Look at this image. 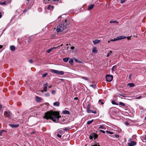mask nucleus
Instances as JSON below:
<instances>
[{
    "mask_svg": "<svg viewBox=\"0 0 146 146\" xmlns=\"http://www.w3.org/2000/svg\"><path fill=\"white\" fill-rule=\"evenodd\" d=\"M58 111L51 110L45 113L43 118L47 120L51 119L55 122H59V118L61 117Z\"/></svg>",
    "mask_w": 146,
    "mask_h": 146,
    "instance_id": "obj_1",
    "label": "nucleus"
},
{
    "mask_svg": "<svg viewBox=\"0 0 146 146\" xmlns=\"http://www.w3.org/2000/svg\"><path fill=\"white\" fill-rule=\"evenodd\" d=\"M70 23L69 21L65 20L64 21L62 24L59 25L57 27L56 31L58 32L62 31L64 30L69 25Z\"/></svg>",
    "mask_w": 146,
    "mask_h": 146,
    "instance_id": "obj_2",
    "label": "nucleus"
},
{
    "mask_svg": "<svg viewBox=\"0 0 146 146\" xmlns=\"http://www.w3.org/2000/svg\"><path fill=\"white\" fill-rule=\"evenodd\" d=\"M131 37V36L129 37H126L124 36H121L117 37L116 38H115L114 39H111L110 41H115L116 40H119L126 38L130 39V37Z\"/></svg>",
    "mask_w": 146,
    "mask_h": 146,
    "instance_id": "obj_3",
    "label": "nucleus"
},
{
    "mask_svg": "<svg viewBox=\"0 0 146 146\" xmlns=\"http://www.w3.org/2000/svg\"><path fill=\"white\" fill-rule=\"evenodd\" d=\"M50 70L51 72L52 73H54V74H57L58 75H63L64 74V72L62 71H60L53 69H50Z\"/></svg>",
    "mask_w": 146,
    "mask_h": 146,
    "instance_id": "obj_4",
    "label": "nucleus"
},
{
    "mask_svg": "<svg viewBox=\"0 0 146 146\" xmlns=\"http://www.w3.org/2000/svg\"><path fill=\"white\" fill-rule=\"evenodd\" d=\"M11 112L9 111H5L4 112V115L5 117H8L10 119L11 118Z\"/></svg>",
    "mask_w": 146,
    "mask_h": 146,
    "instance_id": "obj_5",
    "label": "nucleus"
},
{
    "mask_svg": "<svg viewBox=\"0 0 146 146\" xmlns=\"http://www.w3.org/2000/svg\"><path fill=\"white\" fill-rule=\"evenodd\" d=\"M106 80L108 82H111L113 79V76L112 75H107L106 77Z\"/></svg>",
    "mask_w": 146,
    "mask_h": 146,
    "instance_id": "obj_6",
    "label": "nucleus"
},
{
    "mask_svg": "<svg viewBox=\"0 0 146 146\" xmlns=\"http://www.w3.org/2000/svg\"><path fill=\"white\" fill-rule=\"evenodd\" d=\"M87 112L89 113H92L94 114H95L97 113L96 111H93L92 110H90L89 106H88L87 108Z\"/></svg>",
    "mask_w": 146,
    "mask_h": 146,
    "instance_id": "obj_7",
    "label": "nucleus"
},
{
    "mask_svg": "<svg viewBox=\"0 0 146 146\" xmlns=\"http://www.w3.org/2000/svg\"><path fill=\"white\" fill-rule=\"evenodd\" d=\"M136 144V143L135 142L131 141L130 143H128L127 145L128 146H134Z\"/></svg>",
    "mask_w": 146,
    "mask_h": 146,
    "instance_id": "obj_8",
    "label": "nucleus"
},
{
    "mask_svg": "<svg viewBox=\"0 0 146 146\" xmlns=\"http://www.w3.org/2000/svg\"><path fill=\"white\" fill-rule=\"evenodd\" d=\"M9 125L12 128H16L18 127L19 126V124H9Z\"/></svg>",
    "mask_w": 146,
    "mask_h": 146,
    "instance_id": "obj_9",
    "label": "nucleus"
},
{
    "mask_svg": "<svg viewBox=\"0 0 146 146\" xmlns=\"http://www.w3.org/2000/svg\"><path fill=\"white\" fill-rule=\"evenodd\" d=\"M45 8L48 10H52L54 8V6H51L50 5H49L48 6H46Z\"/></svg>",
    "mask_w": 146,
    "mask_h": 146,
    "instance_id": "obj_10",
    "label": "nucleus"
},
{
    "mask_svg": "<svg viewBox=\"0 0 146 146\" xmlns=\"http://www.w3.org/2000/svg\"><path fill=\"white\" fill-rule=\"evenodd\" d=\"M29 0H26L25 1V3L26 4L28 8L29 9H30L31 8L32 6V5H31L30 4H29Z\"/></svg>",
    "mask_w": 146,
    "mask_h": 146,
    "instance_id": "obj_11",
    "label": "nucleus"
},
{
    "mask_svg": "<svg viewBox=\"0 0 146 146\" xmlns=\"http://www.w3.org/2000/svg\"><path fill=\"white\" fill-rule=\"evenodd\" d=\"M48 85L47 83H46L43 85V91L44 92H46L47 91Z\"/></svg>",
    "mask_w": 146,
    "mask_h": 146,
    "instance_id": "obj_12",
    "label": "nucleus"
},
{
    "mask_svg": "<svg viewBox=\"0 0 146 146\" xmlns=\"http://www.w3.org/2000/svg\"><path fill=\"white\" fill-rule=\"evenodd\" d=\"M61 0H52L51 3L57 5L58 3L60 2Z\"/></svg>",
    "mask_w": 146,
    "mask_h": 146,
    "instance_id": "obj_13",
    "label": "nucleus"
},
{
    "mask_svg": "<svg viewBox=\"0 0 146 146\" xmlns=\"http://www.w3.org/2000/svg\"><path fill=\"white\" fill-rule=\"evenodd\" d=\"M94 6V4L89 5L88 6V10H92Z\"/></svg>",
    "mask_w": 146,
    "mask_h": 146,
    "instance_id": "obj_14",
    "label": "nucleus"
},
{
    "mask_svg": "<svg viewBox=\"0 0 146 146\" xmlns=\"http://www.w3.org/2000/svg\"><path fill=\"white\" fill-rule=\"evenodd\" d=\"M62 114H70V112L68 110H63L62 111Z\"/></svg>",
    "mask_w": 146,
    "mask_h": 146,
    "instance_id": "obj_15",
    "label": "nucleus"
},
{
    "mask_svg": "<svg viewBox=\"0 0 146 146\" xmlns=\"http://www.w3.org/2000/svg\"><path fill=\"white\" fill-rule=\"evenodd\" d=\"M93 42L94 44H96L100 43V40H99L95 39L93 41Z\"/></svg>",
    "mask_w": 146,
    "mask_h": 146,
    "instance_id": "obj_16",
    "label": "nucleus"
},
{
    "mask_svg": "<svg viewBox=\"0 0 146 146\" xmlns=\"http://www.w3.org/2000/svg\"><path fill=\"white\" fill-rule=\"evenodd\" d=\"M60 103L58 102H56L53 103L54 106L58 107L59 106Z\"/></svg>",
    "mask_w": 146,
    "mask_h": 146,
    "instance_id": "obj_17",
    "label": "nucleus"
},
{
    "mask_svg": "<svg viewBox=\"0 0 146 146\" xmlns=\"http://www.w3.org/2000/svg\"><path fill=\"white\" fill-rule=\"evenodd\" d=\"M127 85L130 87H134L135 86V84L133 83H129L127 84Z\"/></svg>",
    "mask_w": 146,
    "mask_h": 146,
    "instance_id": "obj_18",
    "label": "nucleus"
},
{
    "mask_svg": "<svg viewBox=\"0 0 146 146\" xmlns=\"http://www.w3.org/2000/svg\"><path fill=\"white\" fill-rule=\"evenodd\" d=\"M36 100L37 102H40L41 101V98L38 96L36 97Z\"/></svg>",
    "mask_w": 146,
    "mask_h": 146,
    "instance_id": "obj_19",
    "label": "nucleus"
},
{
    "mask_svg": "<svg viewBox=\"0 0 146 146\" xmlns=\"http://www.w3.org/2000/svg\"><path fill=\"white\" fill-rule=\"evenodd\" d=\"M10 48L11 50L13 51H14L15 50V46L13 45L11 46H10Z\"/></svg>",
    "mask_w": 146,
    "mask_h": 146,
    "instance_id": "obj_20",
    "label": "nucleus"
},
{
    "mask_svg": "<svg viewBox=\"0 0 146 146\" xmlns=\"http://www.w3.org/2000/svg\"><path fill=\"white\" fill-rule=\"evenodd\" d=\"M69 59H70L69 58L67 57V58H63V60L64 62H67L69 60Z\"/></svg>",
    "mask_w": 146,
    "mask_h": 146,
    "instance_id": "obj_21",
    "label": "nucleus"
},
{
    "mask_svg": "<svg viewBox=\"0 0 146 146\" xmlns=\"http://www.w3.org/2000/svg\"><path fill=\"white\" fill-rule=\"evenodd\" d=\"M98 50H97L96 48V47H94L92 49V52H96L97 53Z\"/></svg>",
    "mask_w": 146,
    "mask_h": 146,
    "instance_id": "obj_22",
    "label": "nucleus"
},
{
    "mask_svg": "<svg viewBox=\"0 0 146 146\" xmlns=\"http://www.w3.org/2000/svg\"><path fill=\"white\" fill-rule=\"evenodd\" d=\"M92 136L95 139L98 137V135L96 134L95 133H92Z\"/></svg>",
    "mask_w": 146,
    "mask_h": 146,
    "instance_id": "obj_23",
    "label": "nucleus"
},
{
    "mask_svg": "<svg viewBox=\"0 0 146 146\" xmlns=\"http://www.w3.org/2000/svg\"><path fill=\"white\" fill-rule=\"evenodd\" d=\"M52 2L50 1L49 0H44V3L45 4H47L48 3H51Z\"/></svg>",
    "mask_w": 146,
    "mask_h": 146,
    "instance_id": "obj_24",
    "label": "nucleus"
},
{
    "mask_svg": "<svg viewBox=\"0 0 146 146\" xmlns=\"http://www.w3.org/2000/svg\"><path fill=\"white\" fill-rule=\"evenodd\" d=\"M119 105H121V106H122L123 107H124L125 106V104L123 103L122 102H120L119 104Z\"/></svg>",
    "mask_w": 146,
    "mask_h": 146,
    "instance_id": "obj_25",
    "label": "nucleus"
},
{
    "mask_svg": "<svg viewBox=\"0 0 146 146\" xmlns=\"http://www.w3.org/2000/svg\"><path fill=\"white\" fill-rule=\"evenodd\" d=\"M80 77L81 78L84 79L85 80H88V78L87 77H85L84 76H80Z\"/></svg>",
    "mask_w": 146,
    "mask_h": 146,
    "instance_id": "obj_26",
    "label": "nucleus"
},
{
    "mask_svg": "<svg viewBox=\"0 0 146 146\" xmlns=\"http://www.w3.org/2000/svg\"><path fill=\"white\" fill-rule=\"evenodd\" d=\"M52 50V47L49 49H48L46 50V52L47 53H49Z\"/></svg>",
    "mask_w": 146,
    "mask_h": 146,
    "instance_id": "obj_27",
    "label": "nucleus"
},
{
    "mask_svg": "<svg viewBox=\"0 0 146 146\" xmlns=\"http://www.w3.org/2000/svg\"><path fill=\"white\" fill-rule=\"evenodd\" d=\"M110 23H116L117 24L119 23V22L117 21H113V20H111V21H110Z\"/></svg>",
    "mask_w": 146,
    "mask_h": 146,
    "instance_id": "obj_28",
    "label": "nucleus"
},
{
    "mask_svg": "<svg viewBox=\"0 0 146 146\" xmlns=\"http://www.w3.org/2000/svg\"><path fill=\"white\" fill-rule=\"evenodd\" d=\"M6 132V131H5V130H1V131H0V136H2V135H3V133L4 132Z\"/></svg>",
    "mask_w": 146,
    "mask_h": 146,
    "instance_id": "obj_29",
    "label": "nucleus"
},
{
    "mask_svg": "<svg viewBox=\"0 0 146 146\" xmlns=\"http://www.w3.org/2000/svg\"><path fill=\"white\" fill-rule=\"evenodd\" d=\"M94 121V119H92L91 120L88 121L87 122V124L88 125H90Z\"/></svg>",
    "mask_w": 146,
    "mask_h": 146,
    "instance_id": "obj_30",
    "label": "nucleus"
},
{
    "mask_svg": "<svg viewBox=\"0 0 146 146\" xmlns=\"http://www.w3.org/2000/svg\"><path fill=\"white\" fill-rule=\"evenodd\" d=\"M69 62L70 64L72 65L73 62V60L72 59H71L69 61Z\"/></svg>",
    "mask_w": 146,
    "mask_h": 146,
    "instance_id": "obj_31",
    "label": "nucleus"
},
{
    "mask_svg": "<svg viewBox=\"0 0 146 146\" xmlns=\"http://www.w3.org/2000/svg\"><path fill=\"white\" fill-rule=\"evenodd\" d=\"M111 103L113 104L116 105H118V104L116 103L115 102L114 100H112L111 101Z\"/></svg>",
    "mask_w": 146,
    "mask_h": 146,
    "instance_id": "obj_32",
    "label": "nucleus"
},
{
    "mask_svg": "<svg viewBox=\"0 0 146 146\" xmlns=\"http://www.w3.org/2000/svg\"><path fill=\"white\" fill-rule=\"evenodd\" d=\"M112 53V52L111 51H110L108 53L107 55V57H108L111 55Z\"/></svg>",
    "mask_w": 146,
    "mask_h": 146,
    "instance_id": "obj_33",
    "label": "nucleus"
},
{
    "mask_svg": "<svg viewBox=\"0 0 146 146\" xmlns=\"http://www.w3.org/2000/svg\"><path fill=\"white\" fill-rule=\"evenodd\" d=\"M48 75V73H45L44 74H42V78L46 77Z\"/></svg>",
    "mask_w": 146,
    "mask_h": 146,
    "instance_id": "obj_34",
    "label": "nucleus"
},
{
    "mask_svg": "<svg viewBox=\"0 0 146 146\" xmlns=\"http://www.w3.org/2000/svg\"><path fill=\"white\" fill-rule=\"evenodd\" d=\"M90 86L94 88H96V85L91 84L90 85Z\"/></svg>",
    "mask_w": 146,
    "mask_h": 146,
    "instance_id": "obj_35",
    "label": "nucleus"
},
{
    "mask_svg": "<svg viewBox=\"0 0 146 146\" xmlns=\"http://www.w3.org/2000/svg\"><path fill=\"white\" fill-rule=\"evenodd\" d=\"M106 132L107 133H109V134H113V132H111V131H109L108 130H107L106 131Z\"/></svg>",
    "mask_w": 146,
    "mask_h": 146,
    "instance_id": "obj_36",
    "label": "nucleus"
},
{
    "mask_svg": "<svg viewBox=\"0 0 146 146\" xmlns=\"http://www.w3.org/2000/svg\"><path fill=\"white\" fill-rule=\"evenodd\" d=\"M50 95V94L49 93H47L45 94V96L46 97H49Z\"/></svg>",
    "mask_w": 146,
    "mask_h": 146,
    "instance_id": "obj_37",
    "label": "nucleus"
},
{
    "mask_svg": "<svg viewBox=\"0 0 146 146\" xmlns=\"http://www.w3.org/2000/svg\"><path fill=\"white\" fill-rule=\"evenodd\" d=\"M0 4L1 5H6V3L5 2H0Z\"/></svg>",
    "mask_w": 146,
    "mask_h": 146,
    "instance_id": "obj_38",
    "label": "nucleus"
},
{
    "mask_svg": "<svg viewBox=\"0 0 146 146\" xmlns=\"http://www.w3.org/2000/svg\"><path fill=\"white\" fill-rule=\"evenodd\" d=\"M104 127H105L104 125H101L99 127V128L104 129Z\"/></svg>",
    "mask_w": 146,
    "mask_h": 146,
    "instance_id": "obj_39",
    "label": "nucleus"
},
{
    "mask_svg": "<svg viewBox=\"0 0 146 146\" xmlns=\"http://www.w3.org/2000/svg\"><path fill=\"white\" fill-rule=\"evenodd\" d=\"M143 98V96H139L138 97H136L135 98L136 99H140Z\"/></svg>",
    "mask_w": 146,
    "mask_h": 146,
    "instance_id": "obj_40",
    "label": "nucleus"
},
{
    "mask_svg": "<svg viewBox=\"0 0 146 146\" xmlns=\"http://www.w3.org/2000/svg\"><path fill=\"white\" fill-rule=\"evenodd\" d=\"M99 103L100 104V103H101L102 105H103L104 104V103L103 101H102V100H100L99 101Z\"/></svg>",
    "mask_w": 146,
    "mask_h": 146,
    "instance_id": "obj_41",
    "label": "nucleus"
},
{
    "mask_svg": "<svg viewBox=\"0 0 146 146\" xmlns=\"http://www.w3.org/2000/svg\"><path fill=\"white\" fill-rule=\"evenodd\" d=\"M125 0H120V3H123L125 2Z\"/></svg>",
    "mask_w": 146,
    "mask_h": 146,
    "instance_id": "obj_42",
    "label": "nucleus"
},
{
    "mask_svg": "<svg viewBox=\"0 0 146 146\" xmlns=\"http://www.w3.org/2000/svg\"><path fill=\"white\" fill-rule=\"evenodd\" d=\"M51 93L52 94H55L56 93V91L54 90H53L52 91Z\"/></svg>",
    "mask_w": 146,
    "mask_h": 146,
    "instance_id": "obj_43",
    "label": "nucleus"
},
{
    "mask_svg": "<svg viewBox=\"0 0 146 146\" xmlns=\"http://www.w3.org/2000/svg\"><path fill=\"white\" fill-rule=\"evenodd\" d=\"M29 9L28 8V9H25L23 11V13H25L26 12H27L28 10Z\"/></svg>",
    "mask_w": 146,
    "mask_h": 146,
    "instance_id": "obj_44",
    "label": "nucleus"
},
{
    "mask_svg": "<svg viewBox=\"0 0 146 146\" xmlns=\"http://www.w3.org/2000/svg\"><path fill=\"white\" fill-rule=\"evenodd\" d=\"M94 137L92 136V133L91 134V135H90L89 136V138L90 139H93Z\"/></svg>",
    "mask_w": 146,
    "mask_h": 146,
    "instance_id": "obj_45",
    "label": "nucleus"
},
{
    "mask_svg": "<svg viewBox=\"0 0 146 146\" xmlns=\"http://www.w3.org/2000/svg\"><path fill=\"white\" fill-rule=\"evenodd\" d=\"M64 130L65 131H68L69 130V129L67 127H66L64 129Z\"/></svg>",
    "mask_w": 146,
    "mask_h": 146,
    "instance_id": "obj_46",
    "label": "nucleus"
},
{
    "mask_svg": "<svg viewBox=\"0 0 146 146\" xmlns=\"http://www.w3.org/2000/svg\"><path fill=\"white\" fill-rule=\"evenodd\" d=\"M115 67H116V66H113L112 67V68H111V70H112V71H113H113H114V68Z\"/></svg>",
    "mask_w": 146,
    "mask_h": 146,
    "instance_id": "obj_47",
    "label": "nucleus"
},
{
    "mask_svg": "<svg viewBox=\"0 0 146 146\" xmlns=\"http://www.w3.org/2000/svg\"><path fill=\"white\" fill-rule=\"evenodd\" d=\"M57 137L60 138H61L62 137V135H59L58 133H57Z\"/></svg>",
    "mask_w": 146,
    "mask_h": 146,
    "instance_id": "obj_48",
    "label": "nucleus"
},
{
    "mask_svg": "<svg viewBox=\"0 0 146 146\" xmlns=\"http://www.w3.org/2000/svg\"><path fill=\"white\" fill-rule=\"evenodd\" d=\"M98 145H97V144H95L93 145H92V146H100V145H99L98 143Z\"/></svg>",
    "mask_w": 146,
    "mask_h": 146,
    "instance_id": "obj_49",
    "label": "nucleus"
},
{
    "mask_svg": "<svg viewBox=\"0 0 146 146\" xmlns=\"http://www.w3.org/2000/svg\"><path fill=\"white\" fill-rule=\"evenodd\" d=\"M58 130L60 133H62L63 132V131L62 130Z\"/></svg>",
    "mask_w": 146,
    "mask_h": 146,
    "instance_id": "obj_50",
    "label": "nucleus"
},
{
    "mask_svg": "<svg viewBox=\"0 0 146 146\" xmlns=\"http://www.w3.org/2000/svg\"><path fill=\"white\" fill-rule=\"evenodd\" d=\"M29 62L30 63H32L33 62V61L31 59L29 60Z\"/></svg>",
    "mask_w": 146,
    "mask_h": 146,
    "instance_id": "obj_51",
    "label": "nucleus"
},
{
    "mask_svg": "<svg viewBox=\"0 0 146 146\" xmlns=\"http://www.w3.org/2000/svg\"><path fill=\"white\" fill-rule=\"evenodd\" d=\"M125 124L126 125H129V123L128 122H126L125 123Z\"/></svg>",
    "mask_w": 146,
    "mask_h": 146,
    "instance_id": "obj_52",
    "label": "nucleus"
},
{
    "mask_svg": "<svg viewBox=\"0 0 146 146\" xmlns=\"http://www.w3.org/2000/svg\"><path fill=\"white\" fill-rule=\"evenodd\" d=\"M100 131L102 132V133H105V131L103 130H100Z\"/></svg>",
    "mask_w": 146,
    "mask_h": 146,
    "instance_id": "obj_53",
    "label": "nucleus"
},
{
    "mask_svg": "<svg viewBox=\"0 0 146 146\" xmlns=\"http://www.w3.org/2000/svg\"><path fill=\"white\" fill-rule=\"evenodd\" d=\"M115 137L118 138L119 137V135H118L116 134L115 135Z\"/></svg>",
    "mask_w": 146,
    "mask_h": 146,
    "instance_id": "obj_54",
    "label": "nucleus"
},
{
    "mask_svg": "<svg viewBox=\"0 0 146 146\" xmlns=\"http://www.w3.org/2000/svg\"><path fill=\"white\" fill-rule=\"evenodd\" d=\"M36 133L35 132L33 131L31 132V134H35Z\"/></svg>",
    "mask_w": 146,
    "mask_h": 146,
    "instance_id": "obj_55",
    "label": "nucleus"
},
{
    "mask_svg": "<svg viewBox=\"0 0 146 146\" xmlns=\"http://www.w3.org/2000/svg\"><path fill=\"white\" fill-rule=\"evenodd\" d=\"M131 74H130L129 75V79H131Z\"/></svg>",
    "mask_w": 146,
    "mask_h": 146,
    "instance_id": "obj_56",
    "label": "nucleus"
},
{
    "mask_svg": "<svg viewBox=\"0 0 146 146\" xmlns=\"http://www.w3.org/2000/svg\"><path fill=\"white\" fill-rule=\"evenodd\" d=\"M74 46H72L71 47V49H72V50H73L74 49Z\"/></svg>",
    "mask_w": 146,
    "mask_h": 146,
    "instance_id": "obj_57",
    "label": "nucleus"
},
{
    "mask_svg": "<svg viewBox=\"0 0 146 146\" xmlns=\"http://www.w3.org/2000/svg\"><path fill=\"white\" fill-rule=\"evenodd\" d=\"M74 99L75 100H77L78 99V98L77 97H75L74 98Z\"/></svg>",
    "mask_w": 146,
    "mask_h": 146,
    "instance_id": "obj_58",
    "label": "nucleus"
},
{
    "mask_svg": "<svg viewBox=\"0 0 146 146\" xmlns=\"http://www.w3.org/2000/svg\"><path fill=\"white\" fill-rule=\"evenodd\" d=\"M28 39H29V42L31 40V38H30V37H29L28 38Z\"/></svg>",
    "mask_w": 146,
    "mask_h": 146,
    "instance_id": "obj_59",
    "label": "nucleus"
},
{
    "mask_svg": "<svg viewBox=\"0 0 146 146\" xmlns=\"http://www.w3.org/2000/svg\"><path fill=\"white\" fill-rule=\"evenodd\" d=\"M1 17H2V15H1V12H0V18H1Z\"/></svg>",
    "mask_w": 146,
    "mask_h": 146,
    "instance_id": "obj_60",
    "label": "nucleus"
},
{
    "mask_svg": "<svg viewBox=\"0 0 146 146\" xmlns=\"http://www.w3.org/2000/svg\"><path fill=\"white\" fill-rule=\"evenodd\" d=\"M52 50L54 49H56V47H52Z\"/></svg>",
    "mask_w": 146,
    "mask_h": 146,
    "instance_id": "obj_61",
    "label": "nucleus"
},
{
    "mask_svg": "<svg viewBox=\"0 0 146 146\" xmlns=\"http://www.w3.org/2000/svg\"><path fill=\"white\" fill-rule=\"evenodd\" d=\"M3 47V46H2V45H0V49L1 48H2V47Z\"/></svg>",
    "mask_w": 146,
    "mask_h": 146,
    "instance_id": "obj_62",
    "label": "nucleus"
},
{
    "mask_svg": "<svg viewBox=\"0 0 146 146\" xmlns=\"http://www.w3.org/2000/svg\"><path fill=\"white\" fill-rule=\"evenodd\" d=\"M143 139L145 141H146V137H143Z\"/></svg>",
    "mask_w": 146,
    "mask_h": 146,
    "instance_id": "obj_63",
    "label": "nucleus"
},
{
    "mask_svg": "<svg viewBox=\"0 0 146 146\" xmlns=\"http://www.w3.org/2000/svg\"><path fill=\"white\" fill-rule=\"evenodd\" d=\"M52 87L51 86H48V88H50Z\"/></svg>",
    "mask_w": 146,
    "mask_h": 146,
    "instance_id": "obj_64",
    "label": "nucleus"
}]
</instances>
